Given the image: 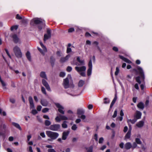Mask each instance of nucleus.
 Masks as SVG:
<instances>
[{
    "instance_id": "nucleus-44",
    "label": "nucleus",
    "mask_w": 152,
    "mask_h": 152,
    "mask_svg": "<svg viewBox=\"0 0 152 152\" xmlns=\"http://www.w3.org/2000/svg\"><path fill=\"white\" fill-rule=\"evenodd\" d=\"M136 81L138 82L139 84H140L141 83V81L140 80V77L139 76H138L136 77Z\"/></svg>"
},
{
    "instance_id": "nucleus-39",
    "label": "nucleus",
    "mask_w": 152,
    "mask_h": 152,
    "mask_svg": "<svg viewBox=\"0 0 152 152\" xmlns=\"http://www.w3.org/2000/svg\"><path fill=\"white\" fill-rule=\"evenodd\" d=\"M136 143L138 144H141L142 142L138 138H136L135 140Z\"/></svg>"
},
{
    "instance_id": "nucleus-2",
    "label": "nucleus",
    "mask_w": 152,
    "mask_h": 152,
    "mask_svg": "<svg viewBox=\"0 0 152 152\" xmlns=\"http://www.w3.org/2000/svg\"><path fill=\"white\" fill-rule=\"evenodd\" d=\"M30 24L32 26H34L35 24L39 25L38 28L39 30H41L43 27L45 25V21L41 18H35L31 20L30 22Z\"/></svg>"
},
{
    "instance_id": "nucleus-64",
    "label": "nucleus",
    "mask_w": 152,
    "mask_h": 152,
    "mask_svg": "<svg viewBox=\"0 0 152 152\" xmlns=\"http://www.w3.org/2000/svg\"><path fill=\"white\" fill-rule=\"evenodd\" d=\"M113 49L114 51H116V52H117L118 51V48L117 47H114L113 48Z\"/></svg>"
},
{
    "instance_id": "nucleus-31",
    "label": "nucleus",
    "mask_w": 152,
    "mask_h": 152,
    "mask_svg": "<svg viewBox=\"0 0 152 152\" xmlns=\"http://www.w3.org/2000/svg\"><path fill=\"white\" fill-rule=\"evenodd\" d=\"M84 84V81L83 80H80L78 84V86L79 87L82 86Z\"/></svg>"
},
{
    "instance_id": "nucleus-37",
    "label": "nucleus",
    "mask_w": 152,
    "mask_h": 152,
    "mask_svg": "<svg viewBox=\"0 0 152 152\" xmlns=\"http://www.w3.org/2000/svg\"><path fill=\"white\" fill-rule=\"evenodd\" d=\"M55 120L57 122H60L61 120V118L60 117L59 115L58 116H57L55 118Z\"/></svg>"
},
{
    "instance_id": "nucleus-38",
    "label": "nucleus",
    "mask_w": 152,
    "mask_h": 152,
    "mask_svg": "<svg viewBox=\"0 0 152 152\" xmlns=\"http://www.w3.org/2000/svg\"><path fill=\"white\" fill-rule=\"evenodd\" d=\"M93 147L92 146L90 147L89 148H87V152H92Z\"/></svg>"
},
{
    "instance_id": "nucleus-59",
    "label": "nucleus",
    "mask_w": 152,
    "mask_h": 152,
    "mask_svg": "<svg viewBox=\"0 0 152 152\" xmlns=\"http://www.w3.org/2000/svg\"><path fill=\"white\" fill-rule=\"evenodd\" d=\"M28 151L30 152H33L32 147L31 146H30L28 148Z\"/></svg>"
},
{
    "instance_id": "nucleus-35",
    "label": "nucleus",
    "mask_w": 152,
    "mask_h": 152,
    "mask_svg": "<svg viewBox=\"0 0 152 152\" xmlns=\"http://www.w3.org/2000/svg\"><path fill=\"white\" fill-rule=\"evenodd\" d=\"M104 103L105 104H108L110 102V100L107 98H105L104 99Z\"/></svg>"
},
{
    "instance_id": "nucleus-30",
    "label": "nucleus",
    "mask_w": 152,
    "mask_h": 152,
    "mask_svg": "<svg viewBox=\"0 0 152 152\" xmlns=\"http://www.w3.org/2000/svg\"><path fill=\"white\" fill-rule=\"evenodd\" d=\"M67 122L66 121H64L63 123L62 124L61 126L62 127L64 128H66L67 127Z\"/></svg>"
},
{
    "instance_id": "nucleus-24",
    "label": "nucleus",
    "mask_w": 152,
    "mask_h": 152,
    "mask_svg": "<svg viewBox=\"0 0 152 152\" xmlns=\"http://www.w3.org/2000/svg\"><path fill=\"white\" fill-rule=\"evenodd\" d=\"M137 121V119H135V118L132 119L131 120V119H128L127 120V122L128 123V124L129 125L130 123H131L132 124H134Z\"/></svg>"
},
{
    "instance_id": "nucleus-26",
    "label": "nucleus",
    "mask_w": 152,
    "mask_h": 152,
    "mask_svg": "<svg viewBox=\"0 0 152 152\" xmlns=\"http://www.w3.org/2000/svg\"><path fill=\"white\" fill-rule=\"evenodd\" d=\"M137 107L140 109H143L144 108L143 103L142 102H140L137 105Z\"/></svg>"
},
{
    "instance_id": "nucleus-4",
    "label": "nucleus",
    "mask_w": 152,
    "mask_h": 152,
    "mask_svg": "<svg viewBox=\"0 0 152 152\" xmlns=\"http://www.w3.org/2000/svg\"><path fill=\"white\" fill-rule=\"evenodd\" d=\"M46 134L49 137L53 140L56 139L59 136V134L58 133L50 131H47Z\"/></svg>"
},
{
    "instance_id": "nucleus-51",
    "label": "nucleus",
    "mask_w": 152,
    "mask_h": 152,
    "mask_svg": "<svg viewBox=\"0 0 152 152\" xmlns=\"http://www.w3.org/2000/svg\"><path fill=\"white\" fill-rule=\"evenodd\" d=\"M65 75V73L64 72H61L60 74V76L61 77H64Z\"/></svg>"
},
{
    "instance_id": "nucleus-22",
    "label": "nucleus",
    "mask_w": 152,
    "mask_h": 152,
    "mask_svg": "<svg viewBox=\"0 0 152 152\" xmlns=\"http://www.w3.org/2000/svg\"><path fill=\"white\" fill-rule=\"evenodd\" d=\"M42 105L44 106H46L48 104V102L45 99H42L41 101Z\"/></svg>"
},
{
    "instance_id": "nucleus-9",
    "label": "nucleus",
    "mask_w": 152,
    "mask_h": 152,
    "mask_svg": "<svg viewBox=\"0 0 152 152\" xmlns=\"http://www.w3.org/2000/svg\"><path fill=\"white\" fill-rule=\"evenodd\" d=\"M88 69L87 70V75L88 76H90L92 72V61L91 60H90L88 64Z\"/></svg>"
},
{
    "instance_id": "nucleus-61",
    "label": "nucleus",
    "mask_w": 152,
    "mask_h": 152,
    "mask_svg": "<svg viewBox=\"0 0 152 152\" xmlns=\"http://www.w3.org/2000/svg\"><path fill=\"white\" fill-rule=\"evenodd\" d=\"M31 113L35 115L37 113V112L36 110H32Z\"/></svg>"
},
{
    "instance_id": "nucleus-8",
    "label": "nucleus",
    "mask_w": 152,
    "mask_h": 152,
    "mask_svg": "<svg viewBox=\"0 0 152 152\" xmlns=\"http://www.w3.org/2000/svg\"><path fill=\"white\" fill-rule=\"evenodd\" d=\"M77 62H76L75 65L77 66H83L85 64V61L84 60L80 59L79 57H77Z\"/></svg>"
},
{
    "instance_id": "nucleus-32",
    "label": "nucleus",
    "mask_w": 152,
    "mask_h": 152,
    "mask_svg": "<svg viewBox=\"0 0 152 152\" xmlns=\"http://www.w3.org/2000/svg\"><path fill=\"white\" fill-rule=\"evenodd\" d=\"M26 55L29 61H31V58L30 53L29 51H27L26 53Z\"/></svg>"
},
{
    "instance_id": "nucleus-7",
    "label": "nucleus",
    "mask_w": 152,
    "mask_h": 152,
    "mask_svg": "<svg viewBox=\"0 0 152 152\" xmlns=\"http://www.w3.org/2000/svg\"><path fill=\"white\" fill-rule=\"evenodd\" d=\"M60 128V125L58 124L52 125L49 127V129L53 131H57Z\"/></svg>"
},
{
    "instance_id": "nucleus-27",
    "label": "nucleus",
    "mask_w": 152,
    "mask_h": 152,
    "mask_svg": "<svg viewBox=\"0 0 152 152\" xmlns=\"http://www.w3.org/2000/svg\"><path fill=\"white\" fill-rule=\"evenodd\" d=\"M40 76L42 78H44L46 80L47 79L46 75L45 72H41L40 74Z\"/></svg>"
},
{
    "instance_id": "nucleus-63",
    "label": "nucleus",
    "mask_w": 152,
    "mask_h": 152,
    "mask_svg": "<svg viewBox=\"0 0 152 152\" xmlns=\"http://www.w3.org/2000/svg\"><path fill=\"white\" fill-rule=\"evenodd\" d=\"M42 106L40 105L38 106L37 108V110L38 111H40L41 110L42 108Z\"/></svg>"
},
{
    "instance_id": "nucleus-42",
    "label": "nucleus",
    "mask_w": 152,
    "mask_h": 152,
    "mask_svg": "<svg viewBox=\"0 0 152 152\" xmlns=\"http://www.w3.org/2000/svg\"><path fill=\"white\" fill-rule=\"evenodd\" d=\"M38 49L39 50L40 52L42 54L44 55L45 53H46V52H45L44 49L43 50H42L40 48H38Z\"/></svg>"
},
{
    "instance_id": "nucleus-62",
    "label": "nucleus",
    "mask_w": 152,
    "mask_h": 152,
    "mask_svg": "<svg viewBox=\"0 0 152 152\" xmlns=\"http://www.w3.org/2000/svg\"><path fill=\"white\" fill-rule=\"evenodd\" d=\"M16 18L17 19H19V20H21L22 19V18L19 16V14H17L16 16Z\"/></svg>"
},
{
    "instance_id": "nucleus-34",
    "label": "nucleus",
    "mask_w": 152,
    "mask_h": 152,
    "mask_svg": "<svg viewBox=\"0 0 152 152\" xmlns=\"http://www.w3.org/2000/svg\"><path fill=\"white\" fill-rule=\"evenodd\" d=\"M40 45L43 49H44V50L45 52H47V49L43 45L42 43V42H40Z\"/></svg>"
},
{
    "instance_id": "nucleus-5",
    "label": "nucleus",
    "mask_w": 152,
    "mask_h": 152,
    "mask_svg": "<svg viewBox=\"0 0 152 152\" xmlns=\"http://www.w3.org/2000/svg\"><path fill=\"white\" fill-rule=\"evenodd\" d=\"M13 52L15 56L18 58H21L22 55L20 48L17 46H15L13 49Z\"/></svg>"
},
{
    "instance_id": "nucleus-54",
    "label": "nucleus",
    "mask_w": 152,
    "mask_h": 152,
    "mask_svg": "<svg viewBox=\"0 0 152 152\" xmlns=\"http://www.w3.org/2000/svg\"><path fill=\"white\" fill-rule=\"evenodd\" d=\"M48 109L47 108H44L42 110V112L44 113H46L48 110Z\"/></svg>"
},
{
    "instance_id": "nucleus-16",
    "label": "nucleus",
    "mask_w": 152,
    "mask_h": 152,
    "mask_svg": "<svg viewBox=\"0 0 152 152\" xmlns=\"http://www.w3.org/2000/svg\"><path fill=\"white\" fill-rule=\"evenodd\" d=\"M12 38H13V40L15 43H16L18 42H19V43H21L19 39L16 35L14 34L13 35Z\"/></svg>"
},
{
    "instance_id": "nucleus-58",
    "label": "nucleus",
    "mask_w": 152,
    "mask_h": 152,
    "mask_svg": "<svg viewBox=\"0 0 152 152\" xmlns=\"http://www.w3.org/2000/svg\"><path fill=\"white\" fill-rule=\"evenodd\" d=\"M48 152H56L55 150L53 149H49L48 150Z\"/></svg>"
},
{
    "instance_id": "nucleus-45",
    "label": "nucleus",
    "mask_w": 152,
    "mask_h": 152,
    "mask_svg": "<svg viewBox=\"0 0 152 152\" xmlns=\"http://www.w3.org/2000/svg\"><path fill=\"white\" fill-rule=\"evenodd\" d=\"M119 72V69L118 67H116V71L115 72V75H117Z\"/></svg>"
},
{
    "instance_id": "nucleus-47",
    "label": "nucleus",
    "mask_w": 152,
    "mask_h": 152,
    "mask_svg": "<svg viewBox=\"0 0 152 152\" xmlns=\"http://www.w3.org/2000/svg\"><path fill=\"white\" fill-rule=\"evenodd\" d=\"M41 91L42 93L45 94H46V92L45 89L43 87H42L41 88Z\"/></svg>"
},
{
    "instance_id": "nucleus-10",
    "label": "nucleus",
    "mask_w": 152,
    "mask_h": 152,
    "mask_svg": "<svg viewBox=\"0 0 152 152\" xmlns=\"http://www.w3.org/2000/svg\"><path fill=\"white\" fill-rule=\"evenodd\" d=\"M56 107L58 108V111L60 113L62 114H64V107L60 104L57 103L55 104Z\"/></svg>"
},
{
    "instance_id": "nucleus-11",
    "label": "nucleus",
    "mask_w": 152,
    "mask_h": 152,
    "mask_svg": "<svg viewBox=\"0 0 152 152\" xmlns=\"http://www.w3.org/2000/svg\"><path fill=\"white\" fill-rule=\"evenodd\" d=\"M47 34H45L44 35V40L46 41L47 40L49 39L51 37V31L49 29H48L47 31Z\"/></svg>"
},
{
    "instance_id": "nucleus-55",
    "label": "nucleus",
    "mask_w": 152,
    "mask_h": 152,
    "mask_svg": "<svg viewBox=\"0 0 152 152\" xmlns=\"http://www.w3.org/2000/svg\"><path fill=\"white\" fill-rule=\"evenodd\" d=\"M104 139L102 137L100 138L99 140V143H102L103 142Z\"/></svg>"
},
{
    "instance_id": "nucleus-56",
    "label": "nucleus",
    "mask_w": 152,
    "mask_h": 152,
    "mask_svg": "<svg viewBox=\"0 0 152 152\" xmlns=\"http://www.w3.org/2000/svg\"><path fill=\"white\" fill-rule=\"evenodd\" d=\"M62 54L61 52L60 51H57L56 52V54L58 56H61Z\"/></svg>"
},
{
    "instance_id": "nucleus-52",
    "label": "nucleus",
    "mask_w": 152,
    "mask_h": 152,
    "mask_svg": "<svg viewBox=\"0 0 152 152\" xmlns=\"http://www.w3.org/2000/svg\"><path fill=\"white\" fill-rule=\"evenodd\" d=\"M117 110H115L114 111V114L113 116V118H115L116 117L117 115Z\"/></svg>"
},
{
    "instance_id": "nucleus-6",
    "label": "nucleus",
    "mask_w": 152,
    "mask_h": 152,
    "mask_svg": "<svg viewBox=\"0 0 152 152\" xmlns=\"http://www.w3.org/2000/svg\"><path fill=\"white\" fill-rule=\"evenodd\" d=\"M6 128V126L3 123V120L0 118V136L4 137V133L3 132V129H4Z\"/></svg>"
},
{
    "instance_id": "nucleus-14",
    "label": "nucleus",
    "mask_w": 152,
    "mask_h": 152,
    "mask_svg": "<svg viewBox=\"0 0 152 152\" xmlns=\"http://www.w3.org/2000/svg\"><path fill=\"white\" fill-rule=\"evenodd\" d=\"M69 133V131L64 132L62 134V139L64 140H66Z\"/></svg>"
},
{
    "instance_id": "nucleus-36",
    "label": "nucleus",
    "mask_w": 152,
    "mask_h": 152,
    "mask_svg": "<svg viewBox=\"0 0 152 152\" xmlns=\"http://www.w3.org/2000/svg\"><path fill=\"white\" fill-rule=\"evenodd\" d=\"M51 124V122L49 121L46 120L45 121V124L46 126H49Z\"/></svg>"
},
{
    "instance_id": "nucleus-33",
    "label": "nucleus",
    "mask_w": 152,
    "mask_h": 152,
    "mask_svg": "<svg viewBox=\"0 0 152 152\" xmlns=\"http://www.w3.org/2000/svg\"><path fill=\"white\" fill-rule=\"evenodd\" d=\"M78 117L80 118L83 121H86V120H85L86 118V116L84 115L83 114L81 115L80 116L78 115Z\"/></svg>"
},
{
    "instance_id": "nucleus-60",
    "label": "nucleus",
    "mask_w": 152,
    "mask_h": 152,
    "mask_svg": "<svg viewBox=\"0 0 152 152\" xmlns=\"http://www.w3.org/2000/svg\"><path fill=\"white\" fill-rule=\"evenodd\" d=\"M40 135L43 138H45V135L44 132L41 133H40Z\"/></svg>"
},
{
    "instance_id": "nucleus-40",
    "label": "nucleus",
    "mask_w": 152,
    "mask_h": 152,
    "mask_svg": "<svg viewBox=\"0 0 152 152\" xmlns=\"http://www.w3.org/2000/svg\"><path fill=\"white\" fill-rule=\"evenodd\" d=\"M0 114L1 115H2L3 116H6V113L5 111L2 112V109L0 108Z\"/></svg>"
},
{
    "instance_id": "nucleus-29",
    "label": "nucleus",
    "mask_w": 152,
    "mask_h": 152,
    "mask_svg": "<svg viewBox=\"0 0 152 152\" xmlns=\"http://www.w3.org/2000/svg\"><path fill=\"white\" fill-rule=\"evenodd\" d=\"M59 116L61 118V120H68L69 119L65 115L59 114Z\"/></svg>"
},
{
    "instance_id": "nucleus-43",
    "label": "nucleus",
    "mask_w": 152,
    "mask_h": 152,
    "mask_svg": "<svg viewBox=\"0 0 152 152\" xmlns=\"http://www.w3.org/2000/svg\"><path fill=\"white\" fill-rule=\"evenodd\" d=\"M38 49L39 50L40 52L42 54L44 55L45 53H46V52H45L44 49L43 50H42L40 48H38Z\"/></svg>"
},
{
    "instance_id": "nucleus-21",
    "label": "nucleus",
    "mask_w": 152,
    "mask_h": 152,
    "mask_svg": "<svg viewBox=\"0 0 152 152\" xmlns=\"http://www.w3.org/2000/svg\"><path fill=\"white\" fill-rule=\"evenodd\" d=\"M120 115L121 116L118 117L117 118V121H121L123 120V118L122 116H123V115H124V113H123V111L122 110H121V112H120Z\"/></svg>"
},
{
    "instance_id": "nucleus-13",
    "label": "nucleus",
    "mask_w": 152,
    "mask_h": 152,
    "mask_svg": "<svg viewBox=\"0 0 152 152\" xmlns=\"http://www.w3.org/2000/svg\"><path fill=\"white\" fill-rule=\"evenodd\" d=\"M42 84L45 87L47 90L51 91L50 88L47 82L45 79H42Z\"/></svg>"
},
{
    "instance_id": "nucleus-48",
    "label": "nucleus",
    "mask_w": 152,
    "mask_h": 152,
    "mask_svg": "<svg viewBox=\"0 0 152 152\" xmlns=\"http://www.w3.org/2000/svg\"><path fill=\"white\" fill-rule=\"evenodd\" d=\"M124 62H126L129 64H130L131 63V62L130 60L125 57H124Z\"/></svg>"
},
{
    "instance_id": "nucleus-23",
    "label": "nucleus",
    "mask_w": 152,
    "mask_h": 152,
    "mask_svg": "<svg viewBox=\"0 0 152 152\" xmlns=\"http://www.w3.org/2000/svg\"><path fill=\"white\" fill-rule=\"evenodd\" d=\"M144 124V121H141L139 122L136 124V126L139 128H141L143 126Z\"/></svg>"
},
{
    "instance_id": "nucleus-50",
    "label": "nucleus",
    "mask_w": 152,
    "mask_h": 152,
    "mask_svg": "<svg viewBox=\"0 0 152 152\" xmlns=\"http://www.w3.org/2000/svg\"><path fill=\"white\" fill-rule=\"evenodd\" d=\"M72 69V67L71 66H68L67 67L66 70L67 72H70Z\"/></svg>"
},
{
    "instance_id": "nucleus-3",
    "label": "nucleus",
    "mask_w": 152,
    "mask_h": 152,
    "mask_svg": "<svg viewBox=\"0 0 152 152\" xmlns=\"http://www.w3.org/2000/svg\"><path fill=\"white\" fill-rule=\"evenodd\" d=\"M75 69L81 76H85V72L86 70V67L85 66L83 65L81 66H77L75 67Z\"/></svg>"
},
{
    "instance_id": "nucleus-1",
    "label": "nucleus",
    "mask_w": 152,
    "mask_h": 152,
    "mask_svg": "<svg viewBox=\"0 0 152 152\" xmlns=\"http://www.w3.org/2000/svg\"><path fill=\"white\" fill-rule=\"evenodd\" d=\"M63 85L65 88H70L69 90H68L67 91V93L72 96H75L77 95L76 92L75 91L73 88L74 87V85H69V80L67 77L64 80Z\"/></svg>"
},
{
    "instance_id": "nucleus-18",
    "label": "nucleus",
    "mask_w": 152,
    "mask_h": 152,
    "mask_svg": "<svg viewBox=\"0 0 152 152\" xmlns=\"http://www.w3.org/2000/svg\"><path fill=\"white\" fill-rule=\"evenodd\" d=\"M137 70L140 75L142 76H144V72L142 69L141 67L138 66L137 67Z\"/></svg>"
},
{
    "instance_id": "nucleus-46",
    "label": "nucleus",
    "mask_w": 152,
    "mask_h": 152,
    "mask_svg": "<svg viewBox=\"0 0 152 152\" xmlns=\"http://www.w3.org/2000/svg\"><path fill=\"white\" fill-rule=\"evenodd\" d=\"M18 28V26H12L11 28V30L12 31L14 29L16 30Z\"/></svg>"
},
{
    "instance_id": "nucleus-12",
    "label": "nucleus",
    "mask_w": 152,
    "mask_h": 152,
    "mask_svg": "<svg viewBox=\"0 0 152 152\" xmlns=\"http://www.w3.org/2000/svg\"><path fill=\"white\" fill-rule=\"evenodd\" d=\"M132 129L131 125H129V130L125 137V138L124 139L125 140H127V139L130 138L131 135Z\"/></svg>"
},
{
    "instance_id": "nucleus-25",
    "label": "nucleus",
    "mask_w": 152,
    "mask_h": 152,
    "mask_svg": "<svg viewBox=\"0 0 152 152\" xmlns=\"http://www.w3.org/2000/svg\"><path fill=\"white\" fill-rule=\"evenodd\" d=\"M12 124L16 128L19 129L20 130H21L22 129L20 126L18 124L15 122H12Z\"/></svg>"
},
{
    "instance_id": "nucleus-15",
    "label": "nucleus",
    "mask_w": 152,
    "mask_h": 152,
    "mask_svg": "<svg viewBox=\"0 0 152 152\" xmlns=\"http://www.w3.org/2000/svg\"><path fill=\"white\" fill-rule=\"evenodd\" d=\"M28 100L30 103V107L31 108H34V107L32 98L31 96H29L28 98Z\"/></svg>"
},
{
    "instance_id": "nucleus-19",
    "label": "nucleus",
    "mask_w": 152,
    "mask_h": 152,
    "mask_svg": "<svg viewBox=\"0 0 152 152\" xmlns=\"http://www.w3.org/2000/svg\"><path fill=\"white\" fill-rule=\"evenodd\" d=\"M84 110L83 109H78L77 110V114L78 115H80L82 114H83L84 113Z\"/></svg>"
},
{
    "instance_id": "nucleus-17",
    "label": "nucleus",
    "mask_w": 152,
    "mask_h": 152,
    "mask_svg": "<svg viewBox=\"0 0 152 152\" xmlns=\"http://www.w3.org/2000/svg\"><path fill=\"white\" fill-rule=\"evenodd\" d=\"M142 115V113L140 111H137L136 112V113L134 115V118L135 119H137V120L138 119L140 118Z\"/></svg>"
},
{
    "instance_id": "nucleus-28",
    "label": "nucleus",
    "mask_w": 152,
    "mask_h": 152,
    "mask_svg": "<svg viewBox=\"0 0 152 152\" xmlns=\"http://www.w3.org/2000/svg\"><path fill=\"white\" fill-rule=\"evenodd\" d=\"M125 146L126 149H129L131 148L132 146L131 143L128 142L125 144Z\"/></svg>"
},
{
    "instance_id": "nucleus-53",
    "label": "nucleus",
    "mask_w": 152,
    "mask_h": 152,
    "mask_svg": "<svg viewBox=\"0 0 152 152\" xmlns=\"http://www.w3.org/2000/svg\"><path fill=\"white\" fill-rule=\"evenodd\" d=\"M72 51V49L71 48L69 47H67L66 50V52L67 53H69L71 52Z\"/></svg>"
},
{
    "instance_id": "nucleus-41",
    "label": "nucleus",
    "mask_w": 152,
    "mask_h": 152,
    "mask_svg": "<svg viewBox=\"0 0 152 152\" xmlns=\"http://www.w3.org/2000/svg\"><path fill=\"white\" fill-rule=\"evenodd\" d=\"M77 128V126L75 124H74L71 127V129L73 130H76Z\"/></svg>"
},
{
    "instance_id": "nucleus-57",
    "label": "nucleus",
    "mask_w": 152,
    "mask_h": 152,
    "mask_svg": "<svg viewBox=\"0 0 152 152\" xmlns=\"http://www.w3.org/2000/svg\"><path fill=\"white\" fill-rule=\"evenodd\" d=\"M74 31V29L73 28H71L68 30L69 32H72Z\"/></svg>"
},
{
    "instance_id": "nucleus-20",
    "label": "nucleus",
    "mask_w": 152,
    "mask_h": 152,
    "mask_svg": "<svg viewBox=\"0 0 152 152\" xmlns=\"http://www.w3.org/2000/svg\"><path fill=\"white\" fill-rule=\"evenodd\" d=\"M70 57V55H68L65 57L61 58L60 59V61L61 62H64L67 61Z\"/></svg>"
},
{
    "instance_id": "nucleus-49",
    "label": "nucleus",
    "mask_w": 152,
    "mask_h": 152,
    "mask_svg": "<svg viewBox=\"0 0 152 152\" xmlns=\"http://www.w3.org/2000/svg\"><path fill=\"white\" fill-rule=\"evenodd\" d=\"M4 50L8 56L10 58H11V57L7 49L6 48H5Z\"/></svg>"
}]
</instances>
